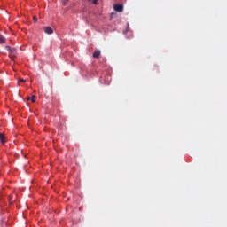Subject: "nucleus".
I'll use <instances>...</instances> for the list:
<instances>
[{
	"label": "nucleus",
	"mask_w": 227,
	"mask_h": 227,
	"mask_svg": "<svg viewBox=\"0 0 227 227\" xmlns=\"http://www.w3.org/2000/svg\"><path fill=\"white\" fill-rule=\"evenodd\" d=\"M98 0H93V4L97 5Z\"/></svg>",
	"instance_id": "nucleus-10"
},
{
	"label": "nucleus",
	"mask_w": 227,
	"mask_h": 227,
	"mask_svg": "<svg viewBox=\"0 0 227 227\" xmlns=\"http://www.w3.org/2000/svg\"><path fill=\"white\" fill-rule=\"evenodd\" d=\"M100 55H101V51L99 50H97L93 53V58L94 59H99Z\"/></svg>",
	"instance_id": "nucleus-4"
},
{
	"label": "nucleus",
	"mask_w": 227,
	"mask_h": 227,
	"mask_svg": "<svg viewBox=\"0 0 227 227\" xmlns=\"http://www.w3.org/2000/svg\"><path fill=\"white\" fill-rule=\"evenodd\" d=\"M19 82H26V80L23 79V78H20V79L19 80Z\"/></svg>",
	"instance_id": "nucleus-8"
},
{
	"label": "nucleus",
	"mask_w": 227,
	"mask_h": 227,
	"mask_svg": "<svg viewBox=\"0 0 227 227\" xmlns=\"http://www.w3.org/2000/svg\"><path fill=\"white\" fill-rule=\"evenodd\" d=\"M114 11L117 12H123V4H115L114 5Z\"/></svg>",
	"instance_id": "nucleus-2"
},
{
	"label": "nucleus",
	"mask_w": 227,
	"mask_h": 227,
	"mask_svg": "<svg viewBox=\"0 0 227 227\" xmlns=\"http://www.w3.org/2000/svg\"><path fill=\"white\" fill-rule=\"evenodd\" d=\"M88 2H91V0H88Z\"/></svg>",
	"instance_id": "nucleus-11"
},
{
	"label": "nucleus",
	"mask_w": 227,
	"mask_h": 227,
	"mask_svg": "<svg viewBox=\"0 0 227 227\" xmlns=\"http://www.w3.org/2000/svg\"><path fill=\"white\" fill-rule=\"evenodd\" d=\"M43 31L47 35H52L53 34V29L51 27H44Z\"/></svg>",
	"instance_id": "nucleus-3"
},
{
	"label": "nucleus",
	"mask_w": 227,
	"mask_h": 227,
	"mask_svg": "<svg viewBox=\"0 0 227 227\" xmlns=\"http://www.w3.org/2000/svg\"><path fill=\"white\" fill-rule=\"evenodd\" d=\"M0 142L4 144L6 142L5 137L3 133L0 132Z\"/></svg>",
	"instance_id": "nucleus-5"
},
{
	"label": "nucleus",
	"mask_w": 227,
	"mask_h": 227,
	"mask_svg": "<svg viewBox=\"0 0 227 227\" xmlns=\"http://www.w3.org/2000/svg\"><path fill=\"white\" fill-rule=\"evenodd\" d=\"M35 98H36V96H35V95H33L32 97H28V98H27V100H31L32 103H35Z\"/></svg>",
	"instance_id": "nucleus-7"
},
{
	"label": "nucleus",
	"mask_w": 227,
	"mask_h": 227,
	"mask_svg": "<svg viewBox=\"0 0 227 227\" xmlns=\"http://www.w3.org/2000/svg\"><path fill=\"white\" fill-rule=\"evenodd\" d=\"M6 42V39L4 35H0V44H4Z\"/></svg>",
	"instance_id": "nucleus-6"
},
{
	"label": "nucleus",
	"mask_w": 227,
	"mask_h": 227,
	"mask_svg": "<svg viewBox=\"0 0 227 227\" xmlns=\"http://www.w3.org/2000/svg\"><path fill=\"white\" fill-rule=\"evenodd\" d=\"M69 2V0H64L63 4L67 5V4Z\"/></svg>",
	"instance_id": "nucleus-9"
},
{
	"label": "nucleus",
	"mask_w": 227,
	"mask_h": 227,
	"mask_svg": "<svg viewBox=\"0 0 227 227\" xmlns=\"http://www.w3.org/2000/svg\"><path fill=\"white\" fill-rule=\"evenodd\" d=\"M5 49L9 51L10 59H13L16 57V49L9 45H6Z\"/></svg>",
	"instance_id": "nucleus-1"
}]
</instances>
